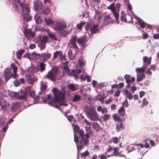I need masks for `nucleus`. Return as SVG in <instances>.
<instances>
[{
	"label": "nucleus",
	"instance_id": "obj_37",
	"mask_svg": "<svg viewBox=\"0 0 159 159\" xmlns=\"http://www.w3.org/2000/svg\"><path fill=\"white\" fill-rule=\"evenodd\" d=\"M61 54H62L61 51H56L53 53V57L52 59H55L58 56L60 57Z\"/></svg>",
	"mask_w": 159,
	"mask_h": 159
},
{
	"label": "nucleus",
	"instance_id": "obj_5",
	"mask_svg": "<svg viewBox=\"0 0 159 159\" xmlns=\"http://www.w3.org/2000/svg\"><path fill=\"white\" fill-rule=\"evenodd\" d=\"M21 7L22 15L23 19L26 21L31 20V17L30 15V8L29 6L26 3H19Z\"/></svg>",
	"mask_w": 159,
	"mask_h": 159
},
{
	"label": "nucleus",
	"instance_id": "obj_47",
	"mask_svg": "<svg viewBox=\"0 0 159 159\" xmlns=\"http://www.w3.org/2000/svg\"><path fill=\"white\" fill-rule=\"evenodd\" d=\"M113 119L116 121L120 120L121 119L120 117L116 114H115L113 115Z\"/></svg>",
	"mask_w": 159,
	"mask_h": 159
},
{
	"label": "nucleus",
	"instance_id": "obj_60",
	"mask_svg": "<svg viewBox=\"0 0 159 159\" xmlns=\"http://www.w3.org/2000/svg\"><path fill=\"white\" fill-rule=\"evenodd\" d=\"M14 83L16 86H19L20 84V82L17 80H15L14 82Z\"/></svg>",
	"mask_w": 159,
	"mask_h": 159
},
{
	"label": "nucleus",
	"instance_id": "obj_16",
	"mask_svg": "<svg viewBox=\"0 0 159 159\" xmlns=\"http://www.w3.org/2000/svg\"><path fill=\"white\" fill-rule=\"evenodd\" d=\"M42 30L43 31L46 32L51 39H52L54 40H57L55 35L51 32L48 29L43 28L42 29Z\"/></svg>",
	"mask_w": 159,
	"mask_h": 159
},
{
	"label": "nucleus",
	"instance_id": "obj_59",
	"mask_svg": "<svg viewBox=\"0 0 159 159\" xmlns=\"http://www.w3.org/2000/svg\"><path fill=\"white\" fill-rule=\"evenodd\" d=\"M122 105V106L125 107H127L129 106V104L128 101L127 100H125V101L123 102Z\"/></svg>",
	"mask_w": 159,
	"mask_h": 159
},
{
	"label": "nucleus",
	"instance_id": "obj_55",
	"mask_svg": "<svg viewBox=\"0 0 159 159\" xmlns=\"http://www.w3.org/2000/svg\"><path fill=\"white\" fill-rule=\"evenodd\" d=\"M112 142L115 143H117L119 141V139L117 137L113 138L112 139Z\"/></svg>",
	"mask_w": 159,
	"mask_h": 159
},
{
	"label": "nucleus",
	"instance_id": "obj_22",
	"mask_svg": "<svg viewBox=\"0 0 159 159\" xmlns=\"http://www.w3.org/2000/svg\"><path fill=\"white\" fill-rule=\"evenodd\" d=\"M34 19L36 22L37 24L40 23L42 20L40 14L38 13L34 15Z\"/></svg>",
	"mask_w": 159,
	"mask_h": 159
},
{
	"label": "nucleus",
	"instance_id": "obj_57",
	"mask_svg": "<svg viewBox=\"0 0 159 159\" xmlns=\"http://www.w3.org/2000/svg\"><path fill=\"white\" fill-rule=\"evenodd\" d=\"M89 154V152L87 151H86L82 153L81 154V156L82 157H85L87 156Z\"/></svg>",
	"mask_w": 159,
	"mask_h": 159
},
{
	"label": "nucleus",
	"instance_id": "obj_44",
	"mask_svg": "<svg viewBox=\"0 0 159 159\" xmlns=\"http://www.w3.org/2000/svg\"><path fill=\"white\" fill-rule=\"evenodd\" d=\"M124 79L126 80L127 84L130 83V76L128 75H126L124 76Z\"/></svg>",
	"mask_w": 159,
	"mask_h": 159
},
{
	"label": "nucleus",
	"instance_id": "obj_3",
	"mask_svg": "<svg viewBox=\"0 0 159 159\" xmlns=\"http://www.w3.org/2000/svg\"><path fill=\"white\" fill-rule=\"evenodd\" d=\"M17 67L14 64H11L10 68L4 70V77L6 80H8L11 77L16 78L17 77Z\"/></svg>",
	"mask_w": 159,
	"mask_h": 159
},
{
	"label": "nucleus",
	"instance_id": "obj_7",
	"mask_svg": "<svg viewBox=\"0 0 159 159\" xmlns=\"http://www.w3.org/2000/svg\"><path fill=\"white\" fill-rule=\"evenodd\" d=\"M48 37L46 35H43L39 38V44L38 46L40 50L44 49L46 47V43L48 40Z\"/></svg>",
	"mask_w": 159,
	"mask_h": 159
},
{
	"label": "nucleus",
	"instance_id": "obj_19",
	"mask_svg": "<svg viewBox=\"0 0 159 159\" xmlns=\"http://www.w3.org/2000/svg\"><path fill=\"white\" fill-rule=\"evenodd\" d=\"M147 67L148 66L146 64H144L142 67L137 68L135 70L137 73V74L143 73Z\"/></svg>",
	"mask_w": 159,
	"mask_h": 159
},
{
	"label": "nucleus",
	"instance_id": "obj_11",
	"mask_svg": "<svg viewBox=\"0 0 159 159\" xmlns=\"http://www.w3.org/2000/svg\"><path fill=\"white\" fill-rule=\"evenodd\" d=\"M57 72V70L52 69L51 70L48 72L46 75L44 76V78H48L53 81L54 80Z\"/></svg>",
	"mask_w": 159,
	"mask_h": 159
},
{
	"label": "nucleus",
	"instance_id": "obj_25",
	"mask_svg": "<svg viewBox=\"0 0 159 159\" xmlns=\"http://www.w3.org/2000/svg\"><path fill=\"white\" fill-rule=\"evenodd\" d=\"M94 110V109L91 108L90 107L88 106H86L84 109V111L88 116Z\"/></svg>",
	"mask_w": 159,
	"mask_h": 159
},
{
	"label": "nucleus",
	"instance_id": "obj_56",
	"mask_svg": "<svg viewBox=\"0 0 159 159\" xmlns=\"http://www.w3.org/2000/svg\"><path fill=\"white\" fill-rule=\"evenodd\" d=\"M90 1L92 3V5H94L95 4L97 5L99 2L98 0H90Z\"/></svg>",
	"mask_w": 159,
	"mask_h": 159
},
{
	"label": "nucleus",
	"instance_id": "obj_21",
	"mask_svg": "<svg viewBox=\"0 0 159 159\" xmlns=\"http://www.w3.org/2000/svg\"><path fill=\"white\" fill-rule=\"evenodd\" d=\"M104 22L107 24H109L114 21V19L111 17L109 14L106 15L104 18Z\"/></svg>",
	"mask_w": 159,
	"mask_h": 159
},
{
	"label": "nucleus",
	"instance_id": "obj_18",
	"mask_svg": "<svg viewBox=\"0 0 159 159\" xmlns=\"http://www.w3.org/2000/svg\"><path fill=\"white\" fill-rule=\"evenodd\" d=\"M38 57H40L42 58L43 61H45L48 60L51 57V54L50 53L39 54Z\"/></svg>",
	"mask_w": 159,
	"mask_h": 159
},
{
	"label": "nucleus",
	"instance_id": "obj_10",
	"mask_svg": "<svg viewBox=\"0 0 159 159\" xmlns=\"http://www.w3.org/2000/svg\"><path fill=\"white\" fill-rule=\"evenodd\" d=\"M135 18L138 21L136 23V25L137 27L140 26L142 28H143L145 26L147 27L150 29L152 28V26L151 25L146 24L142 20L137 16H135Z\"/></svg>",
	"mask_w": 159,
	"mask_h": 159
},
{
	"label": "nucleus",
	"instance_id": "obj_23",
	"mask_svg": "<svg viewBox=\"0 0 159 159\" xmlns=\"http://www.w3.org/2000/svg\"><path fill=\"white\" fill-rule=\"evenodd\" d=\"M143 61L144 63V64H146L148 66L150 65L151 61V57H149L148 58L147 56L144 57L143 58Z\"/></svg>",
	"mask_w": 159,
	"mask_h": 159
},
{
	"label": "nucleus",
	"instance_id": "obj_2",
	"mask_svg": "<svg viewBox=\"0 0 159 159\" xmlns=\"http://www.w3.org/2000/svg\"><path fill=\"white\" fill-rule=\"evenodd\" d=\"M79 133L80 136L81 137V139L79 142H78V136L76 135L75 133L74 135V140L76 143L78 152L82 150L86 145H87L89 142L88 138L89 137V134L86 133L84 135V132L82 129L80 130Z\"/></svg>",
	"mask_w": 159,
	"mask_h": 159
},
{
	"label": "nucleus",
	"instance_id": "obj_39",
	"mask_svg": "<svg viewBox=\"0 0 159 159\" xmlns=\"http://www.w3.org/2000/svg\"><path fill=\"white\" fill-rule=\"evenodd\" d=\"M35 80V78H34L29 77L27 79V81L28 84H32Z\"/></svg>",
	"mask_w": 159,
	"mask_h": 159
},
{
	"label": "nucleus",
	"instance_id": "obj_52",
	"mask_svg": "<svg viewBox=\"0 0 159 159\" xmlns=\"http://www.w3.org/2000/svg\"><path fill=\"white\" fill-rule=\"evenodd\" d=\"M120 19L122 21L126 22V15H125L123 12H121V16L120 17Z\"/></svg>",
	"mask_w": 159,
	"mask_h": 159
},
{
	"label": "nucleus",
	"instance_id": "obj_54",
	"mask_svg": "<svg viewBox=\"0 0 159 159\" xmlns=\"http://www.w3.org/2000/svg\"><path fill=\"white\" fill-rule=\"evenodd\" d=\"M35 94V91L34 90L30 91V99H32V98L34 97Z\"/></svg>",
	"mask_w": 159,
	"mask_h": 159
},
{
	"label": "nucleus",
	"instance_id": "obj_41",
	"mask_svg": "<svg viewBox=\"0 0 159 159\" xmlns=\"http://www.w3.org/2000/svg\"><path fill=\"white\" fill-rule=\"evenodd\" d=\"M69 88L72 91H75L76 90L77 87L73 84H70L69 86Z\"/></svg>",
	"mask_w": 159,
	"mask_h": 159
},
{
	"label": "nucleus",
	"instance_id": "obj_24",
	"mask_svg": "<svg viewBox=\"0 0 159 159\" xmlns=\"http://www.w3.org/2000/svg\"><path fill=\"white\" fill-rule=\"evenodd\" d=\"M68 62L67 61L64 64L63 71L66 73L68 75H71V74L70 72V69L67 67Z\"/></svg>",
	"mask_w": 159,
	"mask_h": 159
},
{
	"label": "nucleus",
	"instance_id": "obj_14",
	"mask_svg": "<svg viewBox=\"0 0 159 159\" xmlns=\"http://www.w3.org/2000/svg\"><path fill=\"white\" fill-rule=\"evenodd\" d=\"M88 116L90 120H97L99 119L98 114L95 110Z\"/></svg>",
	"mask_w": 159,
	"mask_h": 159
},
{
	"label": "nucleus",
	"instance_id": "obj_50",
	"mask_svg": "<svg viewBox=\"0 0 159 159\" xmlns=\"http://www.w3.org/2000/svg\"><path fill=\"white\" fill-rule=\"evenodd\" d=\"M85 22L84 21L81 22L80 24L77 25V28L79 29H81L83 27V25L85 24Z\"/></svg>",
	"mask_w": 159,
	"mask_h": 159
},
{
	"label": "nucleus",
	"instance_id": "obj_33",
	"mask_svg": "<svg viewBox=\"0 0 159 159\" xmlns=\"http://www.w3.org/2000/svg\"><path fill=\"white\" fill-rule=\"evenodd\" d=\"M41 98H42L43 102L44 103H45L47 101H48L50 99V95L48 94L47 96H42L41 97Z\"/></svg>",
	"mask_w": 159,
	"mask_h": 159
},
{
	"label": "nucleus",
	"instance_id": "obj_27",
	"mask_svg": "<svg viewBox=\"0 0 159 159\" xmlns=\"http://www.w3.org/2000/svg\"><path fill=\"white\" fill-rule=\"evenodd\" d=\"M20 107V104L17 102L13 103L12 104L11 111L13 112Z\"/></svg>",
	"mask_w": 159,
	"mask_h": 159
},
{
	"label": "nucleus",
	"instance_id": "obj_9",
	"mask_svg": "<svg viewBox=\"0 0 159 159\" xmlns=\"http://www.w3.org/2000/svg\"><path fill=\"white\" fill-rule=\"evenodd\" d=\"M43 12L45 15V17H44L46 23L48 25H49L50 24H53V22L52 20L50 18V16L48 18V17H47V15L48 14V15H50V16H51V13L49 12V8L48 7L44 8L43 10Z\"/></svg>",
	"mask_w": 159,
	"mask_h": 159
},
{
	"label": "nucleus",
	"instance_id": "obj_32",
	"mask_svg": "<svg viewBox=\"0 0 159 159\" xmlns=\"http://www.w3.org/2000/svg\"><path fill=\"white\" fill-rule=\"evenodd\" d=\"M118 113L121 116H124L125 113V109L123 107H120L118 110Z\"/></svg>",
	"mask_w": 159,
	"mask_h": 159
},
{
	"label": "nucleus",
	"instance_id": "obj_40",
	"mask_svg": "<svg viewBox=\"0 0 159 159\" xmlns=\"http://www.w3.org/2000/svg\"><path fill=\"white\" fill-rule=\"evenodd\" d=\"M78 63L80 67H82L85 65V61L83 59H80L78 61Z\"/></svg>",
	"mask_w": 159,
	"mask_h": 159
},
{
	"label": "nucleus",
	"instance_id": "obj_48",
	"mask_svg": "<svg viewBox=\"0 0 159 159\" xmlns=\"http://www.w3.org/2000/svg\"><path fill=\"white\" fill-rule=\"evenodd\" d=\"M12 9L14 12H18L19 11V9L18 7L15 4H14L13 6Z\"/></svg>",
	"mask_w": 159,
	"mask_h": 159
},
{
	"label": "nucleus",
	"instance_id": "obj_4",
	"mask_svg": "<svg viewBox=\"0 0 159 159\" xmlns=\"http://www.w3.org/2000/svg\"><path fill=\"white\" fill-rule=\"evenodd\" d=\"M107 1L109 2H113L107 7V8L111 11L116 18V20L118 22L119 18L120 8L121 5L120 3L117 2L115 5L114 2L116 0H107Z\"/></svg>",
	"mask_w": 159,
	"mask_h": 159
},
{
	"label": "nucleus",
	"instance_id": "obj_45",
	"mask_svg": "<svg viewBox=\"0 0 159 159\" xmlns=\"http://www.w3.org/2000/svg\"><path fill=\"white\" fill-rule=\"evenodd\" d=\"M83 121L86 125L87 127L90 128L91 127V124L89 123L86 119H84L83 120Z\"/></svg>",
	"mask_w": 159,
	"mask_h": 159
},
{
	"label": "nucleus",
	"instance_id": "obj_64",
	"mask_svg": "<svg viewBox=\"0 0 159 159\" xmlns=\"http://www.w3.org/2000/svg\"><path fill=\"white\" fill-rule=\"evenodd\" d=\"M98 157H100L101 159H106L107 157L106 156L104 155H100L98 156Z\"/></svg>",
	"mask_w": 159,
	"mask_h": 159
},
{
	"label": "nucleus",
	"instance_id": "obj_15",
	"mask_svg": "<svg viewBox=\"0 0 159 159\" xmlns=\"http://www.w3.org/2000/svg\"><path fill=\"white\" fill-rule=\"evenodd\" d=\"M34 9L35 11H40L42 8V3L40 1L36 0L34 2Z\"/></svg>",
	"mask_w": 159,
	"mask_h": 159
},
{
	"label": "nucleus",
	"instance_id": "obj_1",
	"mask_svg": "<svg viewBox=\"0 0 159 159\" xmlns=\"http://www.w3.org/2000/svg\"><path fill=\"white\" fill-rule=\"evenodd\" d=\"M54 98L53 100L49 102L48 104L51 106L58 107V105L66 106L68 104L65 101V94L63 92L59 91L56 88L53 89Z\"/></svg>",
	"mask_w": 159,
	"mask_h": 159
},
{
	"label": "nucleus",
	"instance_id": "obj_43",
	"mask_svg": "<svg viewBox=\"0 0 159 159\" xmlns=\"http://www.w3.org/2000/svg\"><path fill=\"white\" fill-rule=\"evenodd\" d=\"M6 104V101L5 100L3 99V98L2 100L0 101V105L1 106V108L5 107Z\"/></svg>",
	"mask_w": 159,
	"mask_h": 159
},
{
	"label": "nucleus",
	"instance_id": "obj_46",
	"mask_svg": "<svg viewBox=\"0 0 159 159\" xmlns=\"http://www.w3.org/2000/svg\"><path fill=\"white\" fill-rule=\"evenodd\" d=\"M132 17L129 14L126 15V22L129 23L132 21Z\"/></svg>",
	"mask_w": 159,
	"mask_h": 159
},
{
	"label": "nucleus",
	"instance_id": "obj_20",
	"mask_svg": "<svg viewBox=\"0 0 159 159\" xmlns=\"http://www.w3.org/2000/svg\"><path fill=\"white\" fill-rule=\"evenodd\" d=\"M47 85L45 83H41V91L39 92V94L40 95L44 94L45 95V91L47 89Z\"/></svg>",
	"mask_w": 159,
	"mask_h": 159
},
{
	"label": "nucleus",
	"instance_id": "obj_30",
	"mask_svg": "<svg viewBox=\"0 0 159 159\" xmlns=\"http://www.w3.org/2000/svg\"><path fill=\"white\" fill-rule=\"evenodd\" d=\"M145 77V75L144 74H142L141 75L140 74H137V81L139 82L142 80Z\"/></svg>",
	"mask_w": 159,
	"mask_h": 159
},
{
	"label": "nucleus",
	"instance_id": "obj_13",
	"mask_svg": "<svg viewBox=\"0 0 159 159\" xmlns=\"http://www.w3.org/2000/svg\"><path fill=\"white\" fill-rule=\"evenodd\" d=\"M117 148L114 147L112 148L110 146L107 151L106 152V154L107 155V157H109L112 155L115 152H117Z\"/></svg>",
	"mask_w": 159,
	"mask_h": 159
},
{
	"label": "nucleus",
	"instance_id": "obj_53",
	"mask_svg": "<svg viewBox=\"0 0 159 159\" xmlns=\"http://www.w3.org/2000/svg\"><path fill=\"white\" fill-rule=\"evenodd\" d=\"M68 56L70 59H72L74 58V55L72 53V52L71 51H69L68 52Z\"/></svg>",
	"mask_w": 159,
	"mask_h": 159
},
{
	"label": "nucleus",
	"instance_id": "obj_31",
	"mask_svg": "<svg viewBox=\"0 0 159 159\" xmlns=\"http://www.w3.org/2000/svg\"><path fill=\"white\" fill-rule=\"evenodd\" d=\"M39 96H36L35 97H34L32 98V99H30V100L33 101V103H38L39 101V97H41V95H40L39 94Z\"/></svg>",
	"mask_w": 159,
	"mask_h": 159
},
{
	"label": "nucleus",
	"instance_id": "obj_6",
	"mask_svg": "<svg viewBox=\"0 0 159 159\" xmlns=\"http://www.w3.org/2000/svg\"><path fill=\"white\" fill-rule=\"evenodd\" d=\"M66 23L63 20L57 21L52 25V28L56 30L60 31L66 28Z\"/></svg>",
	"mask_w": 159,
	"mask_h": 159
},
{
	"label": "nucleus",
	"instance_id": "obj_35",
	"mask_svg": "<svg viewBox=\"0 0 159 159\" xmlns=\"http://www.w3.org/2000/svg\"><path fill=\"white\" fill-rule=\"evenodd\" d=\"M40 70V72H42L45 69L46 64L43 62L39 63Z\"/></svg>",
	"mask_w": 159,
	"mask_h": 159
},
{
	"label": "nucleus",
	"instance_id": "obj_38",
	"mask_svg": "<svg viewBox=\"0 0 159 159\" xmlns=\"http://www.w3.org/2000/svg\"><path fill=\"white\" fill-rule=\"evenodd\" d=\"M123 128L122 124L120 122H118L116 125V128L117 131H119L120 129Z\"/></svg>",
	"mask_w": 159,
	"mask_h": 159
},
{
	"label": "nucleus",
	"instance_id": "obj_8",
	"mask_svg": "<svg viewBox=\"0 0 159 159\" xmlns=\"http://www.w3.org/2000/svg\"><path fill=\"white\" fill-rule=\"evenodd\" d=\"M10 95L11 98H15L17 99H20L22 102H25L27 101V96L26 94H24L23 95H20L19 92H15L12 91L10 92Z\"/></svg>",
	"mask_w": 159,
	"mask_h": 159
},
{
	"label": "nucleus",
	"instance_id": "obj_29",
	"mask_svg": "<svg viewBox=\"0 0 159 159\" xmlns=\"http://www.w3.org/2000/svg\"><path fill=\"white\" fill-rule=\"evenodd\" d=\"M92 126L93 129L96 131H98L100 129L99 125L97 122H93V123Z\"/></svg>",
	"mask_w": 159,
	"mask_h": 159
},
{
	"label": "nucleus",
	"instance_id": "obj_34",
	"mask_svg": "<svg viewBox=\"0 0 159 159\" xmlns=\"http://www.w3.org/2000/svg\"><path fill=\"white\" fill-rule=\"evenodd\" d=\"M24 51L22 50H18L16 52V56L17 58L20 59L22 54L24 53Z\"/></svg>",
	"mask_w": 159,
	"mask_h": 159
},
{
	"label": "nucleus",
	"instance_id": "obj_12",
	"mask_svg": "<svg viewBox=\"0 0 159 159\" xmlns=\"http://www.w3.org/2000/svg\"><path fill=\"white\" fill-rule=\"evenodd\" d=\"M39 70L38 68L32 67L31 69H28L25 72V76L29 77L32 76L34 74L35 72Z\"/></svg>",
	"mask_w": 159,
	"mask_h": 159
},
{
	"label": "nucleus",
	"instance_id": "obj_62",
	"mask_svg": "<svg viewBox=\"0 0 159 159\" xmlns=\"http://www.w3.org/2000/svg\"><path fill=\"white\" fill-rule=\"evenodd\" d=\"M127 8L128 9V10L130 11H131L132 9V6L131 5L128 3L127 4Z\"/></svg>",
	"mask_w": 159,
	"mask_h": 159
},
{
	"label": "nucleus",
	"instance_id": "obj_49",
	"mask_svg": "<svg viewBox=\"0 0 159 159\" xmlns=\"http://www.w3.org/2000/svg\"><path fill=\"white\" fill-rule=\"evenodd\" d=\"M110 118V115L108 114H105L103 117V120L104 121H106Z\"/></svg>",
	"mask_w": 159,
	"mask_h": 159
},
{
	"label": "nucleus",
	"instance_id": "obj_17",
	"mask_svg": "<svg viewBox=\"0 0 159 159\" xmlns=\"http://www.w3.org/2000/svg\"><path fill=\"white\" fill-rule=\"evenodd\" d=\"M77 38L76 36H73L70 40V43L71 44L72 48L76 50L78 49V47L76 44Z\"/></svg>",
	"mask_w": 159,
	"mask_h": 159
},
{
	"label": "nucleus",
	"instance_id": "obj_42",
	"mask_svg": "<svg viewBox=\"0 0 159 159\" xmlns=\"http://www.w3.org/2000/svg\"><path fill=\"white\" fill-rule=\"evenodd\" d=\"M81 98V97L80 95L77 94L75 95L73 97V101L74 102H76L79 101L80 100Z\"/></svg>",
	"mask_w": 159,
	"mask_h": 159
},
{
	"label": "nucleus",
	"instance_id": "obj_63",
	"mask_svg": "<svg viewBox=\"0 0 159 159\" xmlns=\"http://www.w3.org/2000/svg\"><path fill=\"white\" fill-rule=\"evenodd\" d=\"M36 47V45L35 44H30V45L29 48L31 49H33Z\"/></svg>",
	"mask_w": 159,
	"mask_h": 159
},
{
	"label": "nucleus",
	"instance_id": "obj_58",
	"mask_svg": "<svg viewBox=\"0 0 159 159\" xmlns=\"http://www.w3.org/2000/svg\"><path fill=\"white\" fill-rule=\"evenodd\" d=\"M148 103V102L147 101L146 98H144L142 101V105H146Z\"/></svg>",
	"mask_w": 159,
	"mask_h": 159
},
{
	"label": "nucleus",
	"instance_id": "obj_36",
	"mask_svg": "<svg viewBox=\"0 0 159 159\" xmlns=\"http://www.w3.org/2000/svg\"><path fill=\"white\" fill-rule=\"evenodd\" d=\"M124 93L126 94V97H128L129 100H131L133 98V95L130 93L128 90H125Z\"/></svg>",
	"mask_w": 159,
	"mask_h": 159
},
{
	"label": "nucleus",
	"instance_id": "obj_28",
	"mask_svg": "<svg viewBox=\"0 0 159 159\" xmlns=\"http://www.w3.org/2000/svg\"><path fill=\"white\" fill-rule=\"evenodd\" d=\"M77 42L79 44L84 46L85 43V37H82L79 38L77 40Z\"/></svg>",
	"mask_w": 159,
	"mask_h": 159
},
{
	"label": "nucleus",
	"instance_id": "obj_51",
	"mask_svg": "<svg viewBox=\"0 0 159 159\" xmlns=\"http://www.w3.org/2000/svg\"><path fill=\"white\" fill-rule=\"evenodd\" d=\"M71 75H73L75 78L76 79L79 78V77L77 76V75L76 73V70H72Z\"/></svg>",
	"mask_w": 159,
	"mask_h": 159
},
{
	"label": "nucleus",
	"instance_id": "obj_26",
	"mask_svg": "<svg viewBox=\"0 0 159 159\" xmlns=\"http://www.w3.org/2000/svg\"><path fill=\"white\" fill-rule=\"evenodd\" d=\"M98 25H93L90 29L91 34H93L98 32L99 29L98 28Z\"/></svg>",
	"mask_w": 159,
	"mask_h": 159
},
{
	"label": "nucleus",
	"instance_id": "obj_61",
	"mask_svg": "<svg viewBox=\"0 0 159 159\" xmlns=\"http://www.w3.org/2000/svg\"><path fill=\"white\" fill-rule=\"evenodd\" d=\"M101 112L102 114H104L105 113H107V108L106 107H103V108H102V110H101Z\"/></svg>",
	"mask_w": 159,
	"mask_h": 159
}]
</instances>
